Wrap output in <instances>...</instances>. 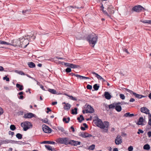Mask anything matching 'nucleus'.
Masks as SVG:
<instances>
[{"label": "nucleus", "mask_w": 151, "mask_h": 151, "mask_svg": "<svg viewBox=\"0 0 151 151\" xmlns=\"http://www.w3.org/2000/svg\"><path fill=\"white\" fill-rule=\"evenodd\" d=\"M65 71L67 73H69L71 72L72 71L70 67H68L66 68L65 70Z\"/></svg>", "instance_id": "a18cd8bd"}, {"label": "nucleus", "mask_w": 151, "mask_h": 151, "mask_svg": "<svg viewBox=\"0 0 151 151\" xmlns=\"http://www.w3.org/2000/svg\"><path fill=\"white\" fill-rule=\"evenodd\" d=\"M18 142V141H15V140H9L8 142L9 143H17Z\"/></svg>", "instance_id": "de8ad7c7"}, {"label": "nucleus", "mask_w": 151, "mask_h": 151, "mask_svg": "<svg viewBox=\"0 0 151 151\" xmlns=\"http://www.w3.org/2000/svg\"><path fill=\"white\" fill-rule=\"evenodd\" d=\"M93 87L94 90L97 91L99 88V85L98 84H95L94 85Z\"/></svg>", "instance_id": "c756f323"}, {"label": "nucleus", "mask_w": 151, "mask_h": 151, "mask_svg": "<svg viewBox=\"0 0 151 151\" xmlns=\"http://www.w3.org/2000/svg\"><path fill=\"white\" fill-rule=\"evenodd\" d=\"M63 63H64V65H65L66 67H70V63L62 62V65H63Z\"/></svg>", "instance_id": "79ce46f5"}, {"label": "nucleus", "mask_w": 151, "mask_h": 151, "mask_svg": "<svg viewBox=\"0 0 151 151\" xmlns=\"http://www.w3.org/2000/svg\"><path fill=\"white\" fill-rule=\"evenodd\" d=\"M83 125L84 126V127L81 126V129L82 131H85L86 130V128H87L88 127L87 125L85 123H83Z\"/></svg>", "instance_id": "a878e982"}, {"label": "nucleus", "mask_w": 151, "mask_h": 151, "mask_svg": "<svg viewBox=\"0 0 151 151\" xmlns=\"http://www.w3.org/2000/svg\"><path fill=\"white\" fill-rule=\"evenodd\" d=\"M71 107L69 103H66L65 105L64 106V109L65 110L68 111Z\"/></svg>", "instance_id": "aec40b11"}, {"label": "nucleus", "mask_w": 151, "mask_h": 151, "mask_svg": "<svg viewBox=\"0 0 151 151\" xmlns=\"http://www.w3.org/2000/svg\"><path fill=\"white\" fill-rule=\"evenodd\" d=\"M47 111H46V113H48L49 112L51 111H52L51 110L50 108L49 107H47Z\"/></svg>", "instance_id": "0e129e2a"}, {"label": "nucleus", "mask_w": 151, "mask_h": 151, "mask_svg": "<svg viewBox=\"0 0 151 151\" xmlns=\"http://www.w3.org/2000/svg\"><path fill=\"white\" fill-rule=\"evenodd\" d=\"M45 147L46 149H47V150L49 151H55V149L54 147H51L49 145H45Z\"/></svg>", "instance_id": "dca6fc26"}, {"label": "nucleus", "mask_w": 151, "mask_h": 151, "mask_svg": "<svg viewBox=\"0 0 151 151\" xmlns=\"http://www.w3.org/2000/svg\"><path fill=\"white\" fill-rule=\"evenodd\" d=\"M85 132H81L79 133V136L83 138H86V136L85 135Z\"/></svg>", "instance_id": "f704fd0d"}, {"label": "nucleus", "mask_w": 151, "mask_h": 151, "mask_svg": "<svg viewBox=\"0 0 151 151\" xmlns=\"http://www.w3.org/2000/svg\"><path fill=\"white\" fill-rule=\"evenodd\" d=\"M119 138H119L117 137V138L115 139V142L116 145H119L122 142V139Z\"/></svg>", "instance_id": "f3484780"}, {"label": "nucleus", "mask_w": 151, "mask_h": 151, "mask_svg": "<svg viewBox=\"0 0 151 151\" xmlns=\"http://www.w3.org/2000/svg\"><path fill=\"white\" fill-rule=\"evenodd\" d=\"M123 89H125L126 91L129 92L130 94L134 95L135 98L138 99H140L142 98H145L147 97V96H143L142 95L137 94L133 91L127 88H123Z\"/></svg>", "instance_id": "39448f33"}, {"label": "nucleus", "mask_w": 151, "mask_h": 151, "mask_svg": "<svg viewBox=\"0 0 151 151\" xmlns=\"http://www.w3.org/2000/svg\"><path fill=\"white\" fill-rule=\"evenodd\" d=\"M24 114V112L22 111H20L18 112V114L19 115H23Z\"/></svg>", "instance_id": "bf43d9fd"}, {"label": "nucleus", "mask_w": 151, "mask_h": 151, "mask_svg": "<svg viewBox=\"0 0 151 151\" xmlns=\"http://www.w3.org/2000/svg\"><path fill=\"white\" fill-rule=\"evenodd\" d=\"M101 10L103 12V13L105 14H108V13L106 11V10H104V7L103 6V5L101 3Z\"/></svg>", "instance_id": "473e14b6"}, {"label": "nucleus", "mask_w": 151, "mask_h": 151, "mask_svg": "<svg viewBox=\"0 0 151 151\" xmlns=\"http://www.w3.org/2000/svg\"><path fill=\"white\" fill-rule=\"evenodd\" d=\"M140 111L142 112L148 114V115L149 114H151L149 112V110L146 107H142L140 109Z\"/></svg>", "instance_id": "f8f14e48"}, {"label": "nucleus", "mask_w": 151, "mask_h": 151, "mask_svg": "<svg viewBox=\"0 0 151 151\" xmlns=\"http://www.w3.org/2000/svg\"><path fill=\"white\" fill-rule=\"evenodd\" d=\"M104 96L107 99L109 100L112 97L110 94L109 92L105 91L104 93Z\"/></svg>", "instance_id": "4468645a"}, {"label": "nucleus", "mask_w": 151, "mask_h": 151, "mask_svg": "<svg viewBox=\"0 0 151 151\" xmlns=\"http://www.w3.org/2000/svg\"><path fill=\"white\" fill-rule=\"evenodd\" d=\"M144 132V131L142 129H138V131L137 132V134H139L140 133L143 134Z\"/></svg>", "instance_id": "5fc2aeb1"}, {"label": "nucleus", "mask_w": 151, "mask_h": 151, "mask_svg": "<svg viewBox=\"0 0 151 151\" xmlns=\"http://www.w3.org/2000/svg\"><path fill=\"white\" fill-rule=\"evenodd\" d=\"M10 129L14 131L16 129V126L14 124H11L10 126Z\"/></svg>", "instance_id": "e433bc0d"}, {"label": "nucleus", "mask_w": 151, "mask_h": 151, "mask_svg": "<svg viewBox=\"0 0 151 151\" xmlns=\"http://www.w3.org/2000/svg\"><path fill=\"white\" fill-rule=\"evenodd\" d=\"M21 126L23 128L24 131H27L28 129L32 128L33 125L32 123L29 121H25L21 124Z\"/></svg>", "instance_id": "7ed1b4c3"}, {"label": "nucleus", "mask_w": 151, "mask_h": 151, "mask_svg": "<svg viewBox=\"0 0 151 151\" xmlns=\"http://www.w3.org/2000/svg\"><path fill=\"white\" fill-rule=\"evenodd\" d=\"M9 140L6 139L5 140H0V145L4 144L9 143Z\"/></svg>", "instance_id": "393cba45"}, {"label": "nucleus", "mask_w": 151, "mask_h": 151, "mask_svg": "<svg viewBox=\"0 0 151 151\" xmlns=\"http://www.w3.org/2000/svg\"><path fill=\"white\" fill-rule=\"evenodd\" d=\"M31 9H26L23 10L22 12L23 14H25V13H29V12L30 11Z\"/></svg>", "instance_id": "a19ab883"}, {"label": "nucleus", "mask_w": 151, "mask_h": 151, "mask_svg": "<svg viewBox=\"0 0 151 151\" xmlns=\"http://www.w3.org/2000/svg\"><path fill=\"white\" fill-rule=\"evenodd\" d=\"M42 144H55V143L53 141H43L42 142Z\"/></svg>", "instance_id": "b1692460"}, {"label": "nucleus", "mask_w": 151, "mask_h": 151, "mask_svg": "<svg viewBox=\"0 0 151 151\" xmlns=\"http://www.w3.org/2000/svg\"><path fill=\"white\" fill-rule=\"evenodd\" d=\"M3 79L4 80H6L7 81H9V78L8 77L6 76H5V77L3 78Z\"/></svg>", "instance_id": "603ef678"}, {"label": "nucleus", "mask_w": 151, "mask_h": 151, "mask_svg": "<svg viewBox=\"0 0 151 151\" xmlns=\"http://www.w3.org/2000/svg\"><path fill=\"white\" fill-rule=\"evenodd\" d=\"M48 90L49 92L53 94H59V93H57L55 89L49 88L48 89Z\"/></svg>", "instance_id": "bb28decb"}, {"label": "nucleus", "mask_w": 151, "mask_h": 151, "mask_svg": "<svg viewBox=\"0 0 151 151\" xmlns=\"http://www.w3.org/2000/svg\"><path fill=\"white\" fill-rule=\"evenodd\" d=\"M91 73L93 74L94 75H95L96 77L97 78L99 79L101 77V76H100L98 74L96 73V72H92Z\"/></svg>", "instance_id": "c9c22d12"}, {"label": "nucleus", "mask_w": 151, "mask_h": 151, "mask_svg": "<svg viewBox=\"0 0 151 151\" xmlns=\"http://www.w3.org/2000/svg\"><path fill=\"white\" fill-rule=\"evenodd\" d=\"M98 39V36L97 34L94 33L88 35L87 37L86 40L90 45H92V47H94Z\"/></svg>", "instance_id": "f03ea898"}, {"label": "nucleus", "mask_w": 151, "mask_h": 151, "mask_svg": "<svg viewBox=\"0 0 151 151\" xmlns=\"http://www.w3.org/2000/svg\"><path fill=\"white\" fill-rule=\"evenodd\" d=\"M104 124L102 121L99 119L94 122V124L98 127L101 129H103V132H107L108 131L109 122L108 121L104 122Z\"/></svg>", "instance_id": "f257e3e1"}, {"label": "nucleus", "mask_w": 151, "mask_h": 151, "mask_svg": "<svg viewBox=\"0 0 151 151\" xmlns=\"http://www.w3.org/2000/svg\"><path fill=\"white\" fill-rule=\"evenodd\" d=\"M115 106L116 104L115 102H114L111 104L109 105L108 106L109 108V109H115Z\"/></svg>", "instance_id": "7c9ffc66"}, {"label": "nucleus", "mask_w": 151, "mask_h": 151, "mask_svg": "<svg viewBox=\"0 0 151 151\" xmlns=\"http://www.w3.org/2000/svg\"><path fill=\"white\" fill-rule=\"evenodd\" d=\"M134 116V114H130V112H127L124 114V116L131 117Z\"/></svg>", "instance_id": "6ab92c4d"}, {"label": "nucleus", "mask_w": 151, "mask_h": 151, "mask_svg": "<svg viewBox=\"0 0 151 151\" xmlns=\"http://www.w3.org/2000/svg\"><path fill=\"white\" fill-rule=\"evenodd\" d=\"M115 109L116 111L119 112L121 111L122 108L120 105H116Z\"/></svg>", "instance_id": "4be33fe9"}, {"label": "nucleus", "mask_w": 151, "mask_h": 151, "mask_svg": "<svg viewBox=\"0 0 151 151\" xmlns=\"http://www.w3.org/2000/svg\"><path fill=\"white\" fill-rule=\"evenodd\" d=\"M6 71L4 70V69L3 67L0 66V71Z\"/></svg>", "instance_id": "680f3d73"}, {"label": "nucleus", "mask_w": 151, "mask_h": 151, "mask_svg": "<svg viewBox=\"0 0 151 151\" xmlns=\"http://www.w3.org/2000/svg\"><path fill=\"white\" fill-rule=\"evenodd\" d=\"M113 9L114 7L112 5H109L108 6L107 9L108 12L110 14H112L114 13V11Z\"/></svg>", "instance_id": "ddd939ff"}, {"label": "nucleus", "mask_w": 151, "mask_h": 151, "mask_svg": "<svg viewBox=\"0 0 151 151\" xmlns=\"http://www.w3.org/2000/svg\"><path fill=\"white\" fill-rule=\"evenodd\" d=\"M93 118L94 119L93 120V121L94 122L99 119L98 116H95L93 117Z\"/></svg>", "instance_id": "4d7b16f0"}, {"label": "nucleus", "mask_w": 151, "mask_h": 151, "mask_svg": "<svg viewBox=\"0 0 151 151\" xmlns=\"http://www.w3.org/2000/svg\"><path fill=\"white\" fill-rule=\"evenodd\" d=\"M84 118L83 117V116L82 115H80L79 117L77 118V120L80 123H81L82 121L84 120Z\"/></svg>", "instance_id": "a211bd4d"}, {"label": "nucleus", "mask_w": 151, "mask_h": 151, "mask_svg": "<svg viewBox=\"0 0 151 151\" xmlns=\"http://www.w3.org/2000/svg\"><path fill=\"white\" fill-rule=\"evenodd\" d=\"M69 140L68 137H62L56 140V142L59 144L67 145L69 144L68 143Z\"/></svg>", "instance_id": "423d86ee"}, {"label": "nucleus", "mask_w": 151, "mask_h": 151, "mask_svg": "<svg viewBox=\"0 0 151 151\" xmlns=\"http://www.w3.org/2000/svg\"><path fill=\"white\" fill-rule=\"evenodd\" d=\"M86 88L88 89L91 90L92 88V86L89 84L87 85L86 86Z\"/></svg>", "instance_id": "6e6d98bb"}, {"label": "nucleus", "mask_w": 151, "mask_h": 151, "mask_svg": "<svg viewBox=\"0 0 151 151\" xmlns=\"http://www.w3.org/2000/svg\"><path fill=\"white\" fill-rule=\"evenodd\" d=\"M150 149V145L148 144L145 145L143 146V149L145 150H149Z\"/></svg>", "instance_id": "2f4dec72"}, {"label": "nucleus", "mask_w": 151, "mask_h": 151, "mask_svg": "<svg viewBox=\"0 0 151 151\" xmlns=\"http://www.w3.org/2000/svg\"><path fill=\"white\" fill-rule=\"evenodd\" d=\"M119 96L120 98L122 100H124L125 99V96L123 94H119Z\"/></svg>", "instance_id": "3c124183"}, {"label": "nucleus", "mask_w": 151, "mask_h": 151, "mask_svg": "<svg viewBox=\"0 0 151 151\" xmlns=\"http://www.w3.org/2000/svg\"><path fill=\"white\" fill-rule=\"evenodd\" d=\"M42 129L45 133H51L52 131V130L48 126L45 124L42 125Z\"/></svg>", "instance_id": "6e6552de"}, {"label": "nucleus", "mask_w": 151, "mask_h": 151, "mask_svg": "<svg viewBox=\"0 0 151 151\" xmlns=\"http://www.w3.org/2000/svg\"><path fill=\"white\" fill-rule=\"evenodd\" d=\"M40 88L43 90L44 91H46L47 89H45L43 86L42 85H40Z\"/></svg>", "instance_id": "69168bd1"}, {"label": "nucleus", "mask_w": 151, "mask_h": 151, "mask_svg": "<svg viewBox=\"0 0 151 151\" xmlns=\"http://www.w3.org/2000/svg\"><path fill=\"white\" fill-rule=\"evenodd\" d=\"M57 128L59 130L61 131V132H63L64 131V128L62 127H58Z\"/></svg>", "instance_id": "8fccbe9b"}, {"label": "nucleus", "mask_w": 151, "mask_h": 151, "mask_svg": "<svg viewBox=\"0 0 151 151\" xmlns=\"http://www.w3.org/2000/svg\"><path fill=\"white\" fill-rule=\"evenodd\" d=\"M143 118L142 117H141L139 118L138 122L136 123V124L138 125H142L143 126L145 125L143 123Z\"/></svg>", "instance_id": "2eb2a0df"}, {"label": "nucleus", "mask_w": 151, "mask_h": 151, "mask_svg": "<svg viewBox=\"0 0 151 151\" xmlns=\"http://www.w3.org/2000/svg\"><path fill=\"white\" fill-rule=\"evenodd\" d=\"M36 116L35 114L31 112H29L24 114L23 117L27 119H31L33 117H35Z\"/></svg>", "instance_id": "9d476101"}, {"label": "nucleus", "mask_w": 151, "mask_h": 151, "mask_svg": "<svg viewBox=\"0 0 151 151\" xmlns=\"http://www.w3.org/2000/svg\"><path fill=\"white\" fill-rule=\"evenodd\" d=\"M42 121L44 123H46V124H49V123L48 122V119L47 118H45V119H42Z\"/></svg>", "instance_id": "c03bdc74"}, {"label": "nucleus", "mask_w": 151, "mask_h": 151, "mask_svg": "<svg viewBox=\"0 0 151 151\" xmlns=\"http://www.w3.org/2000/svg\"><path fill=\"white\" fill-rule=\"evenodd\" d=\"M133 150V147L132 146H130L128 148V150L129 151H132Z\"/></svg>", "instance_id": "13d9d810"}, {"label": "nucleus", "mask_w": 151, "mask_h": 151, "mask_svg": "<svg viewBox=\"0 0 151 151\" xmlns=\"http://www.w3.org/2000/svg\"><path fill=\"white\" fill-rule=\"evenodd\" d=\"M78 109L76 107H75L74 108V109H72L71 110V114L73 115L76 114L78 113L77 112Z\"/></svg>", "instance_id": "5701e85b"}, {"label": "nucleus", "mask_w": 151, "mask_h": 151, "mask_svg": "<svg viewBox=\"0 0 151 151\" xmlns=\"http://www.w3.org/2000/svg\"><path fill=\"white\" fill-rule=\"evenodd\" d=\"M69 145L72 146H76L78 145H80L81 142L80 141H75L73 140H70L69 141Z\"/></svg>", "instance_id": "9b49d317"}, {"label": "nucleus", "mask_w": 151, "mask_h": 151, "mask_svg": "<svg viewBox=\"0 0 151 151\" xmlns=\"http://www.w3.org/2000/svg\"><path fill=\"white\" fill-rule=\"evenodd\" d=\"M14 132H12L11 131H9V135L11 134L12 136H13L14 134Z\"/></svg>", "instance_id": "338daca9"}, {"label": "nucleus", "mask_w": 151, "mask_h": 151, "mask_svg": "<svg viewBox=\"0 0 151 151\" xmlns=\"http://www.w3.org/2000/svg\"><path fill=\"white\" fill-rule=\"evenodd\" d=\"M4 45H9L12 46V44L11 43H9L5 41Z\"/></svg>", "instance_id": "e2e57ef3"}, {"label": "nucleus", "mask_w": 151, "mask_h": 151, "mask_svg": "<svg viewBox=\"0 0 151 151\" xmlns=\"http://www.w3.org/2000/svg\"><path fill=\"white\" fill-rule=\"evenodd\" d=\"M16 136L19 139H21L22 138V135L20 133H17L16 135Z\"/></svg>", "instance_id": "4c0bfd02"}, {"label": "nucleus", "mask_w": 151, "mask_h": 151, "mask_svg": "<svg viewBox=\"0 0 151 151\" xmlns=\"http://www.w3.org/2000/svg\"><path fill=\"white\" fill-rule=\"evenodd\" d=\"M76 77H77L78 79H79L80 80H83V76L78 74H76Z\"/></svg>", "instance_id": "37998d69"}, {"label": "nucleus", "mask_w": 151, "mask_h": 151, "mask_svg": "<svg viewBox=\"0 0 151 151\" xmlns=\"http://www.w3.org/2000/svg\"><path fill=\"white\" fill-rule=\"evenodd\" d=\"M29 67L30 68H33L35 67V64L32 62H29L28 63Z\"/></svg>", "instance_id": "cd10ccee"}, {"label": "nucleus", "mask_w": 151, "mask_h": 151, "mask_svg": "<svg viewBox=\"0 0 151 151\" xmlns=\"http://www.w3.org/2000/svg\"><path fill=\"white\" fill-rule=\"evenodd\" d=\"M63 121L64 122H65L66 123H68V122H67V118L65 117H64L63 119Z\"/></svg>", "instance_id": "052dcab7"}, {"label": "nucleus", "mask_w": 151, "mask_h": 151, "mask_svg": "<svg viewBox=\"0 0 151 151\" xmlns=\"http://www.w3.org/2000/svg\"><path fill=\"white\" fill-rule=\"evenodd\" d=\"M123 50L124 52H126L127 54H129V52H128L127 49H126V48H123Z\"/></svg>", "instance_id": "864d4df0"}, {"label": "nucleus", "mask_w": 151, "mask_h": 151, "mask_svg": "<svg viewBox=\"0 0 151 151\" xmlns=\"http://www.w3.org/2000/svg\"><path fill=\"white\" fill-rule=\"evenodd\" d=\"M95 147V145L92 144L89 147V149L91 150H93L94 149Z\"/></svg>", "instance_id": "09e8293b"}, {"label": "nucleus", "mask_w": 151, "mask_h": 151, "mask_svg": "<svg viewBox=\"0 0 151 151\" xmlns=\"http://www.w3.org/2000/svg\"><path fill=\"white\" fill-rule=\"evenodd\" d=\"M21 40H18L17 39H14L11 40V42L12 43V46H14L15 47L18 46L19 47H20L25 48L29 44V43H28L27 44L23 46L22 44H21L22 42H20V41Z\"/></svg>", "instance_id": "20e7f679"}, {"label": "nucleus", "mask_w": 151, "mask_h": 151, "mask_svg": "<svg viewBox=\"0 0 151 151\" xmlns=\"http://www.w3.org/2000/svg\"><path fill=\"white\" fill-rule=\"evenodd\" d=\"M15 72L17 73H18V74H20V75H25V74L24 73V72L22 71H18L17 70H16L15 71Z\"/></svg>", "instance_id": "ea45409f"}, {"label": "nucleus", "mask_w": 151, "mask_h": 151, "mask_svg": "<svg viewBox=\"0 0 151 151\" xmlns=\"http://www.w3.org/2000/svg\"><path fill=\"white\" fill-rule=\"evenodd\" d=\"M28 37H28V38L29 39V40H30L32 38V37H33V36L34 37L33 38V40H34L35 38V36H34V34H32V35H27Z\"/></svg>", "instance_id": "49530a36"}, {"label": "nucleus", "mask_w": 151, "mask_h": 151, "mask_svg": "<svg viewBox=\"0 0 151 151\" xmlns=\"http://www.w3.org/2000/svg\"><path fill=\"white\" fill-rule=\"evenodd\" d=\"M65 95L68 96L69 97L70 99H71L72 100L74 101H76L77 99L76 97H73L71 95H68L67 94H65Z\"/></svg>", "instance_id": "58836bf2"}, {"label": "nucleus", "mask_w": 151, "mask_h": 151, "mask_svg": "<svg viewBox=\"0 0 151 151\" xmlns=\"http://www.w3.org/2000/svg\"><path fill=\"white\" fill-rule=\"evenodd\" d=\"M146 9L140 5H137L134 6L132 9V11L137 13L143 12V10H146Z\"/></svg>", "instance_id": "0eeeda50"}, {"label": "nucleus", "mask_w": 151, "mask_h": 151, "mask_svg": "<svg viewBox=\"0 0 151 151\" xmlns=\"http://www.w3.org/2000/svg\"><path fill=\"white\" fill-rule=\"evenodd\" d=\"M86 108V113H92L94 112V109L91 105H87Z\"/></svg>", "instance_id": "1a4fd4ad"}, {"label": "nucleus", "mask_w": 151, "mask_h": 151, "mask_svg": "<svg viewBox=\"0 0 151 151\" xmlns=\"http://www.w3.org/2000/svg\"><path fill=\"white\" fill-rule=\"evenodd\" d=\"M70 68H76L80 67V65H76L72 63H71L70 65Z\"/></svg>", "instance_id": "c85d7f7f"}, {"label": "nucleus", "mask_w": 151, "mask_h": 151, "mask_svg": "<svg viewBox=\"0 0 151 151\" xmlns=\"http://www.w3.org/2000/svg\"><path fill=\"white\" fill-rule=\"evenodd\" d=\"M16 87L19 89V91H22L24 89V87L22 85L19 83H17L16 85Z\"/></svg>", "instance_id": "412c9836"}, {"label": "nucleus", "mask_w": 151, "mask_h": 151, "mask_svg": "<svg viewBox=\"0 0 151 151\" xmlns=\"http://www.w3.org/2000/svg\"><path fill=\"white\" fill-rule=\"evenodd\" d=\"M147 134L149 137H151V131H149L147 132Z\"/></svg>", "instance_id": "774afa93"}, {"label": "nucleus", "mask_w": 151, "mask_h": 151, "mask_svg": "<svg viewBox=\"0 0 151 151\" xmlns=\"http://www.w3.org/2000/svg\"><path fill=\"white\" fill-rule=\"evenodd\" d=\"M140 22H142L144 23H147L148 24H151V20H141Z\"/></svg>", "instance_id": "72a5a7b5"}]
</instances>
